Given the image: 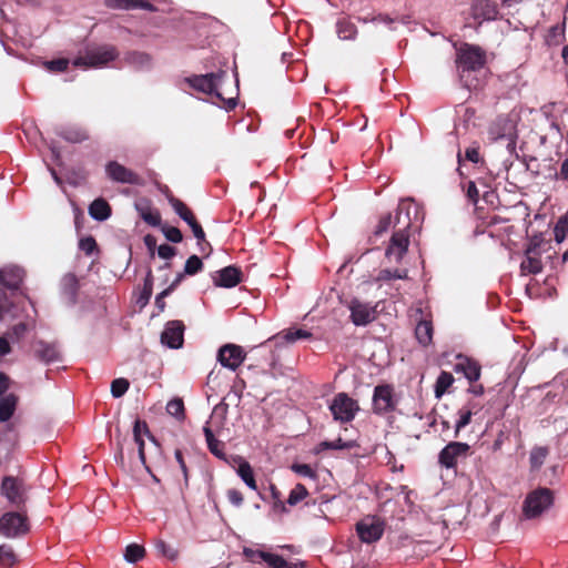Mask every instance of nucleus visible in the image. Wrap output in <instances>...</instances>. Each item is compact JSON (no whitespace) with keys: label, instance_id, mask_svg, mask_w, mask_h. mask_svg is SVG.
I'll list each match as a JSON object with an SVG mask.
<instances>
[{"label":"nucleus","instance_id":"44","mask_svg":"<svg viewBox=\"0 0 568 568\" xmlns=\"http://www.w3.org/2000/svg\"><path fill=\"white\" fill-rule=\"evenodd\" d=\"M61 136L69 142L78 143L88 138L85 131L81 129H68L61 132Z\"/></svg>","mask_w":568,"mask_h":568},{"label":"nucleus","instance_id":"3","mask_svg":"<svg viewBox=\"0 0 568 568\" xmlns=\"http://www.w3.org/2000/svg\"><path fill=\"white\" fill-rule=\"evenodd\" d=\"M118 55L119 52L115 47L110 44L88 48L73 60V65L83 69L102 68L115 60Z\"/></svg>","mask_w":568,"mask_h":568},{"label":"nucleus","instance_id":"64","mask_svg":"<svg viewBox=\"0 0 568 568\" xmlns=\"http://www.w3.org/2000/svg\"><path fill=\"white\" fill-rule=\"evenodd\" d=\"M265 551L262 550H254L251 548H244L243 555L252 562H257L258 559H261V555Z\"/></svg>","mask_w":568,"mask_h":568},{"label":"nucleus","instance_id":"60","mask_svg":"<svg viewBox=\"0 0 568 568\" xmlns=\"http://www.w3.org/2000/svg\"><path fill=\"white\" fill-rule=\"evenodd\" d=\"M227 498L231 504H233L234 506H237V507L241 506L243 503V495L241 494V491H239L236 489H229Z\"/></svg>","mask_w":568,"mask_h":568},{"label":"nucleus","instance_id":"61","mask_svg":"<svg viewBox=\"0 0 568 568\" xmlns=\"http://www.w3.org/2000/svg\"><path fill=\"white\" fill-rule=\"evenodd\" d=\"M130 9H143L146 11H155V7L145 0H132Z\"/></svg>","mask_w":568,"mask_h":568},{"label":"nucleus","instance_id":"23","mask_svg":"<svg viewBox=\"0 0 568 568\" xmlns=\"http://www.w3.org/2000/svg\"><path fill=\"white\" fill-rule=\"evenodd\" d=\"M78 288H79V283H78V278L74 274L69 273L62 277V281H61L62 295L67 300V303L71 306L77 303Z\"/></svg>","mask_w":568,"mask_h":568},{"label":"nucleus","instance_id":"10","mask_svg":"<svg viewBox=\"0 0 568 568\" xmlns=\"http://www.w3.org/2000/svg\"><path fill=\"white\" fill-rule=\"evenodd\" d=\"M28 530L27 518L20 513H6L0 518V534L6 538H17Z\"/></svg>","mask_w":568,"mask_h":568},{"label":"nucleus","instance_id":"18","mask_svg":"<svg viewBox=\"0 0 568 568\" xmlns=\"http://www.w3.org/2000/svg\"><path fill=\"white\" fill-rule=\"evenodd\" d=\"M184 328V324L181 321L168 322L161 334V343L173 349L182 347Z\"/></svg>","mask_w":568,"mask_h":568},{"label":"nucleus","instance_id":"13","mask_svg":"<svg viewBox=\"0 0 568 568\" xmlns=\"http://www.w3.org/2000/svg\"><path fill=\"white\" fill-rule=\"evenodd\" d=\"M409 237L410 233L393 231L389 244L385 251V257L389 263H400L408 251Z\"/></svg>","mask_w":568,"mask_h":568},{"label":"nucleus","instance_id":"27","mask_svg":"<svg viewBox=\"0 0 568 568\" xmlns=\"http://www.w3.org/2000/svg\"><path fill=\"white\" fill-rule=\"evenodd\" d=\"M455 372H463L469 382H476L480 377L479 366L467 358H463L455 365Z\"/></svg>","mask_w":568,"mask_h":568},{"label":"nucleus","instance_id":"63","mask_svg":"<svg viewBox=\"0 0 568 568\" xmlns=\"http://www.w3.org/2000/svg\"><path fill=\"white\" fill-rule=\"evenodd\" d=\"M466 194H467V197L474 203L476 204L478 202V197H479V194H478V189L476 186V184L470 181L468 183V186H467V191H466Z\"/></svg>","mask_w":568,"mask_h":568},{"label":"nucleus","instance_id":"49","mask_svg":"<svg viewBox=\"0 0 568 568\" xmlns=\"http://www.w3.org/2000/svg\"><path fill=\"white\" fill-rule=\"evenodd\" d=\"M155 547L159 552H161L166 558L174 560L178 557V550L173 548L172 546L168 545L163 540H158L155 544Z\"/></svg>","mask_w":568,"mask_h":568},{"label":"nucleus","instance_id":"38","mask_svg":"<svg viewBox=\"0 0 568 568\" xmlns=\"http://www.w3.org/2000/svg\"><path fill=\"white\" fill-rule=\"evenodd\" d=\"M166 412H168V414H170L171 416H173L178 419H183L184 418L183 400L181 398L171 399L166 404Z\"/></svg>","mask_w":568,"mask_h":568},{"label":"nucleus","instance_id":"26","mask_svg":"<svg viewBox=\"0 0 568 568\" xmlns=\"http://www.w3.org/2000/svg\"><path fill=\"white\" fill-rule=\"evenodd\" d=\"M18 397L14 394H8L0 399V423L9 420L17 408Z\"/></svg>","mask_w":568,"mask_h":568},{"label":"nucleus","instance_id":"52","mask_svg":"<svg viewBox=\"0 0 568 568\" xmlns=\"http://www.w3.org/2000/svg\"><path fill=\"white\" fill-rule=\"evenodd\" d=\"M568 230V223H567V219L566 216L561 217L555 229H554V233H555V239L558 243L562 242L564 239L566 237V232Z\"/></svg>","mask_w":568,"mask_h":568},{"label":"nucleus","instance_id":"1","mask_svg":"<svg viewBox=\"0 0 568 568\" xmlns=\"http://www.w3.org/2000/svg\"><path fill=\"white\" fill-rule=\"evenodd\" d=\"M225 72H212L207 74L193 75L185 78L184 81L194 90L209 94L215 95L219 100L223 101L226 110H232L236 105L235 98L224 99L220 92L222 79L225 77Z\"/></svg>","mask_w":568,"mask_h":568},{"label":"nucleus","instance_id":"54","mask_svg":"<svg viewBox=\"0 0 568 568\" xmlns=\"http://www.w3.org/2000/svg\"><path fill=\"white\" fill-rule=\"evenodd\" d=\"M142 433H144L149 438L154 440V437L150 434L146 423L136 419L133 425V438L142 437Z\"/></svg>","mask_w":568,"mask_h":568},{"label":"nucleus","instance_id":"11","mask_svg":"<svg viewBox=\"0 0 568 568\" xmlns=\"http://www.w3.org/2000/svg\"><path fill=\"white\" fill-rule=\"evenodd\" d=\"M1 494L10 504L20 508L27 500V487L22 479L13 476H6L1 484Z\"/></svg>","mask_w":568,"mask_h":568},{"label":"nucleus","instance_id":"37","mask_svg":"<svg viewBox=\"0 0 568 568\" xmlns=\"http://www.w3.org/2000/svg\"><path fill=\"white\" fill-rule=\"evenodd\" d=\"M152 292H153V275H152V272L149 271L145 276V280H144V284H143V288H142V292H141V295L139 298V303H141L142 305L148 304L152 296Z\"/></svg>","mask_w":568,"mask_h":568},{"label":"nucleus","instance_id":"32","mask_svg":"<svg viewBox=\"0 0 568 568\" xmlns=\"http://www.w3.org/2000/svg\"><path fill=\"white\" fill-rule=\"evenodd\" d=\"M337 36L342 40H353L356 37L357 29L354 23L347 20H339L336 24Z\"/></svg>","mask_w":568,"mask_h":568},{"label":"nucleus","instance_id":"58","mask_svg":"<svg viewBox=\"0 0 568 568\" xmlns=\"http://www.w3.org/2000/svg\"><path fill=\"white\" fill-rule=\"evenodd\" d=\"M142 219L144 222L152 226H158L161 223V216L158 212H148L142 214Z\"/></svg>","mask_w":568,"mask_h":568},{"label":"nucleus","instance_id":"15","mask_svg":"<svg viewBox=\"0 0 568 568\" xmlns=\"http://www.w3.org/2000/svg\"><path fill=\"white\" fill-rule=\"evenodd\" d=\"M169 202H170L172 209L174 210V212L184 222H186L189 224V226L191 227V230L193 232L194 237L199 242H203L204 239H205V233H204L202 226L196 221V219H195L194 214L192 213V211L181 200H179L176 197H173V196L170 197Z\"/></svg>","mask_w":568,"mask_h":568},{"label":"nucleus","instance_id":"2","mask_svg":"<svg viewBox=\"0 0 568 568\" xmlns=\"http://www.w3.org/2000/svg\"><path fill=\"white\" fill-rule=\"evenodd\" d=\"M486 63V54L479 47L465 43L457 51L456 65L460 80L465 82L467 88L470 87L465 80L466 73L477 71L484 68Z\"/></svg>","mask_w":568,"mask_h":568},{"label":"nucleus","instance_id":"4","mask_svg":"<svg viewBox=\"0 0 568 568\" xmlns=\"http://www.w3.org/2000/svg\"><path fill=\"white\" fill-rule=\"evenodd\" d=\"M554 503L552 491L548 488H537L530 491L523 505V515L526 519L539 517L549 509Z\"/></svg>","mask_w":568,"mask_h":568},{"label":"nucleus","instance_id":"30","mask_svg":"<svg viewBox=\"0 0 568 568\" xmlns=\"http://www.w3.org/2000/svg\"><path fill=\"white\" fill-rule=\"evenodd\" d=\"M526 258L520 264L523 274H538L542 270V264L539 258L540 255H525Z\"/></svg>","mask_w":568,"mask_h":568},{"label":"nucleus","instance_id":"14","mask_svg":"<svg viewBox=\"0 0 568 568\" xmlns=\"http://www.w3.org/2000/svg\"><path fill=\"white\" fill-rule=\"evenodd\" d=\"M356 531L363 542L372 544L382 538L384 523L376 517H367L357 523Z\"/></svg>","mask_w":568,"mask_h":568},{"label":"nucleus","instance_id":"17","mask_svg":"<svg viewBox=\"0 0 568 568\" xmlns=\"http://www.w3.org/2000/svg\"><path fill=\"white\" fill-rule=\"evenodd\" d=\"M106 175L114 182L123 184L139 185L141 178L132 170L125 168L116 161H110L105 165Z\"/></svg>","mask_w":568,"mask_h":568},{"label":"nucleus","instance_id":"22","mask_svg":"<svg viewBox=\"0 0 568 568\" xmlns=\"http://www.w3.org/2000/svg\"><path fill=\"white\" fill-rule=\"evenodd\" d=\"M232 462L234 464H237L236 473L241 477V479L245 483V485L248 488L256 490L257 489L256 481L254 478L253 469H252L251 465L248 464V462H246L241 456H232Z\"/></svg>","mask_w":568,"mask_h":568},{"label":"nucleus","instance_id":"9","mask_svg":"<svg viewBox=\"0 0 568 568\" xmlns=\"http://www.w3.org/2000/svg\"><path fill=\"white\" fill-rule=\"evenodd\" d=\"M347 308L351 312V321L356 326H366L377 317V304L373 305L358 298H352L347 303Z\"/></svg>","mask_w":568,"mask_h":568},{"label":"nucleus","instance_id":"51","mask_svg":"<svg viewBox=\"0 0 568 568\" xmlns=\"http://www.w3.org/2000/svg\"><path fill=\"white\" fill-rule=\"evenodd\" d=\"M542 242L544 240L541 239V236L531 237L525 250V255H540V246Z\"/></svg>","mask_w":568,"mask_h":568},{"label":"nucleus","instance_id":"43","mask_svg":"<svg viewBox=\"0 0 568 568\" xmlns=\"http://www.w3.org/2000/svg\"><path fill=\"white\" fill-rule=\"evenodd\" d=\"M17 560L13 549L8 545L0 546V564L6 567L12 566Z\"/></svg>","mask_w":568,"mask_h":568},{"label":"nucleus","instance_id":"42","mask_svg":"<svg viewBox=\"0 0 568 568\" xmlns=\"http://www.w3.org/2000/svg\"><path fill=\"white\" fill-rule=\"evenodd\" d=\"M130 383L125 378H116L111 383V394L114 398L123 396L129 389Z\"/></svg>","mask_w":568,"mask_h":568},{"label":"nucleus","instance_id":"50","mask_svg":"<svg viewBox=\"0 0 568 568\" xmlns=\"http://www.w3.org/2000/svg\"><path fill=\"white\" fill-rule=\"evenodd\" d=\"M162 231L166 240L172 243H180L183 239L181 231L175 226L165 225L162 227Z\"/></svg>","mask_w":568,"mask_h":568},{"label":"nucleus","instance_id":"20","mask_svg":"<svg viewBox=\"0 0 568 568\" xmlns=\"http://www.w3.org/2000/svg\"><path fill=\"white\" fill-rule=\"evenodd\" d=\"M36 356L45 364L59 362L61 359V353L55 343H47L39 341L36 343Z\"/></svg>","mask_w":568,"mask_h":568},{"label":"nucleus","instance_id":"6","mask_svg":"<svg viewBox=\"0 0 568 568\" xmlns=\"http://www.w3.org/2000/svg\"><path fill=\"white\" fill-rule=\"evenodd\" d=\"M489 135L494 141L503 143L510 154L515 152L518 136L513 121L499 119L490 126Z\"/></svg>","mask_w":568,"mask_h":568},{"label":"nucleus","instance_id":"33","mask_svg":"<svg viewBox=\"0 0 568 568\" xmlns=\"http://www.w3.org/2000/svg\"><path fill=\"white\" fill-rule=\"evenodd\" d=\"M261 560L265 561L271 568H291L288 561L276 554L265 551L261 555Z\"/></svg>","mask_w":568,"mask_h":568},{"label":"nucleus","instance_id":"39","mask_svg":"<svg viewBox=\"0 0 568 568\" xmlns=\"http://www.w3.org/2000/svg\"><path fill=\"white\" fill-rule=\"evenodd\" d=\"M203 268L202 260L197 255H191L184 265V274L195 275Z\"/></svg>","mask_w":568,"mask_h":568},{"label":"nucleus","instance_id":"25","mask_svg":"<svg viewBox=\"0 0 568 568\" xmlns=\"http://www.w3.org/2000/svg\"><path fill=\"white\" fill-rule=\"evenodd\" d=\"M89 214L95 221H105L111 215V207L105 200L97 199L90 204Z\"/></svg>","mask_w":568,"mask_h":568},{"label":"nucleus","instance_id":"47","mask_svg":"<svg viewBox=\"0 0 568 568\" xmlns=\"http://www.w3.org/2000/svg\"><path fill=\"white\" fill-rule=\"evenodd\" d=\"M459 418L456 422L455 425V435L454 437H458L460 429H463L465 426H467L470 423L471 419V410L469 409H460L458 412Z\"/></svg>","mask_w":568,"mask_h":568},{"label":"nucleus","instance_id":"24","mask_svg":"<svg viewBox=\"0 0 568 568\" xmlns=\"http://www.w3.org/2000/svg\"><path fill=\"white\" fill-rule=\"evenodd\" d=\"M203 433L205 436V442H206L209 450L219 459L230 463V460L226 458V455L224 453V446H225L224 443L215 438L212 429L210 428V426L207 424L203 427Z\"/></svg>","mask_w":568,"mask_h":568},{"label":"nucleus","instance_id":"48","mask_svg":"<svg viewBox=\"0 0 568 568\" xmlns=\"http://www.w3.org/2000/svg\"><path fill=\"white\" fill-rule=\"evenodd\" d=\"M406 277H407L406 271H400V270L392 271V270L385 268L378 273L377 281H389L393 278L403 280Z\"/></svg>","mask_w":568,"mask_h":568},{"label":"nucleus","instance_id":"46","mask_svg":"<svg viewBox=\"0 0 568 568\" xmlns=\"http://www.w3.org/2000/svg\"><path fill=\"white\" fill-rule=\"evenodd\" d=\"M355 446L354 442H344L342 438L335 440H325L321 443V447L324 449H351Z\"/></svg>","mask_w":568,"mask_h":568},{"label":"nucleus","instance_id":"45","mask_svg":"<svg viewBox=\"0 0 568 568\" xmlns=\"http://www.w3.org/2000/svg\"><path fill=\"white\" fill-rule=\"evenodd\" d=\"M390 229L394 231V221L393 216L390 214H387L379 220L374 231V236L378 237L386 233L387 231H389Z\"/></svg>","mask_w":568,"mask_h":568},{"label":"nucleus","instance_id":"36","mask_svg":"<svg viewBox=\"0 0 568 568\" xmlns=\"http://www.w3.org/2000/svg\"><path fill=\"white\" fill-rule=\"evenodd\" d=\"M125 60L129 64L136 68L149 67L151 62L150 55L143 52H130L126 54Z\"/></svg>","mask_w":568,"mask_h":568},{"label":"nucleus","instance_id":"5","mask_svg":"<svg viewBox=\"0 0 568 568\" xmlns=\"http://www.w3.org/2000/svg\"><path fill=\"white\" fill-rule=\"evenodd\" d=\"M420 210L412 199L399 202L396 214L393 217L394 230L410 233L413 223L422 220Z\"/></svg>","mask_w":568,"mask_h":568},{"label":"nucleus","instance_id":"16","mask_svg":"<svg viewBox=\"0 0 568 568\" xmlns=\"http://www.w3.org/2000/svg\"><path fill=\"white\" fill-rule=\"evenodd\" d=\"M245 352L235 344H225L217 352V361L223 367L235 371L245 359Z\"/></svg>","mask_w":568,"mask_h":568},{"label":"nucleus","instance_id":"62","mask_svg":"<svg viewBox=\"0 0 568 568\" xmlns=\"http://www.w3.org/2000/svg\"><path fill=\"white\" fill-rule=\"evenodd\" d=\"M293 470L296 471L300 475L306 476V477H313L314 473L310 465L307 464H296L293 465Z\"/></svg>","mask_w":568,"mask_h":568},{"label":"nucleus","instance_id":"59","mask_svg":"<svg viewBox=\"0 0 568 568\" xmlns=\"http://www.w3.org/2000/svg\"><path fill=\"white\" fill-rule=\"evenodd\" d=\"M134 442L138 445V455L141 464L145 467L148 471H150V468L146 466L145 462V454H144V440L142 437L134 438Z\"/></svg>","mask_w":568,"mask_h":568},{"label":"nucleus","instance_id":"56","mask_svg":"<svg viewBox=\"0 0 568 568\" xmlns=\"http://www.w3.org/2000/svg\"><path fill=\"white\" fill-rule=\"evenodd\" d=\"M132 0H104L106 7L112 9H125L130 10Z\"/></svg>","mask_w":568,"mask_h":568},{"label":"nucleus","instance_id":"31","mask_svg":"<svg viewBox=\"0 0 568 568\" xmlns=\"http://www.w3.org/2000/svg\"><path fill=\"white\" fill-rule=\"evenodd\" d=\"M548 454H549V450L547 447H544V446L534 447L531 449L530 456H529L531 469H534V470L539 469L542 466V464L545 463Z\"/></svg>","mask_w":568,"mask_h":568},{"label":"nucleus","instance_id":"53","mask_svg":"<svg viewBox=\"0 0 568 568\" xmlns=\"http://www.w3.org/2000/svg\"><path fill=\"white\" fill-rule=\"evenodd\" d=\"M79 248L87 255H91L97 248V242L92 236H87L80 240Z\"/></svg>","mask_w":568,"mask_h":568},{"label":"nucleus","instance_id":"29","mask_svg":"<svg viewBox=\"0 0 568 568\" xmlns=\"http://www.w3.org/2000/svg\"><path fill=\"white\" fill-rule=\"evenodd\" d=\"M474 10L477 17H483L486 20L493 19L497 13L496 6L490 0H478Z\"/></svg>","mask_w":568,"mask_h":568},{"label":"nucleus","instance_id":"40","mask_svg":"<svg viewBox=\"0 0 568 568\" xmlns=\"http://www.w3.org/2000/svg\"><path fill=\"white\" fill-rule=\"evenodd\" d=\"M284 339L288 343H294L298 339L311 338L312 333L303 328L287 329L283 335Z\"/></svg>","mask_w":568,"mask_h":568},{"label":"nucleus","instance_id":"57","mask_svg":"<svg viewBox=\"0 0 568 568\" xmlns=\"http://www.w3.org/2000/svg\"><path fill=\"white\" fill-rule=\"evenodd\" d=\"M158 254L161 258L169 260L175 255V248L169 244H162L158 247Z\"/></svg>","mask_w":568,"mask_h":568},{"label":"nucleus","instance_id":"55","mask_svg":"<svg viewBox=\"0 0 568 568\" xmlns=\"http://www.w3.org/2000/svg\"><path fill=\"white\" fill-rule=\"evenodd\" d=\"M69 60L68 59H57L45 62V67L48 70L53 72H61L68 68Z\"/></svg>","mask_w":568,"mask_h":568},{"label":"nucleus","instance_id":"21","mask_svg":"<svg viewBox=\"0 0 568 568\" xmlns=\"http://www.w3.org/2000/svg\"><path fill=\"white\" fill-rule=\"evenodd\" d=\"M23 270L19 266H8L0 270V283L9 290H18L23 280Z\"/></svg>","mask_w":568,"mask_h":568},{"label":"nucleus","instance_id":"12","mask_svg":"<svg viewBox=\"0 0 568 568\" xmlns=\"http://www.w3.org/2000/svg\"><path fill=\"white\" fill-rule=\"evenodd\" d=\"M470 450V446L462 442L448 443L438 455V463L445 468H454L457 463L465 459Z\"/></svg>","mask_w":568,"mask_h":568},{"label":"nucleus","instance_id":"19","mask_svg":"<svg viewBox=\"0 0 568 568\" xmlns=\"http://www.w3.org/2000/svg\"><path fill=\"white\" fill-rule=\"evenodd\" d=\"M242 272L235 266H226L215 273L213 282L220 287H234L241 282Z\"/></svg>","mask_w":568,"mask_h":568},{"label":"nucleus","instance_id":"7","mask_svg":"<svg viewBox=\"0 0 568 568\" xmlns=\"http://www.w3.org/2000/svg\"><path fill=\"white\" fill-rule=\"evenodd\" d=\"M358 409L357 402L345 393L337 394L329 405L334 419L341 423L352 422Z\"/></svg>","mask_w":568,"mask_h":568},{"label":"nucleus","instance_id":"35","mask_svg":"<svg viewBox=\"0 0 568 568\" xmlns=\"http://www.w3.org/2000/svg\"><path fill=\"white\" fill-rule=\"evenodd\" d=\"M454 377L448 372H442L436 381L435 394L436 397H440L447 388L453 384Z\"/></svg>","mask_w":568,"mask_h":568},{"label":"nucleus","instance_id":"34","mask_svg":"<svg viewBox=\"0 0 568 568\" xmlns=\"http://www.w3.org/2000/svg\"><path fill=\"white\" fill-rule=\"evenodd\" d=\"M145 555V550L138 544H130L124 551V559L130 564H135Z\"/></svg>","mask_w":568,"mask_h":568},{"label":"nucleus","instance_id":"8","mask_svg":"<svg viewBox=\"0 0 568 568\" xmlns=\"http://www.w3.org/2000/svg\"><path fill=\"white\" fill-rule=\"evenodd\" d=\"M398 399L394 387L389 384L377 385L373 394V412L377 415H384L396 409Z\"/></svg>","mask_w":568,"mask_h":568},{"label":"nucleus","instance_id":"41","mask_svg":"<svg viewBox=\"0 0 568 568\" xmlns=\"http://www.w3.org/2000/svg\"><path fill=\"white\" fill-rule=\"evenodd\" d=\"M307 496V490L302 484H297L290 493L287 504L295 506Z\"/></svg>","mask_w":568,"mask_h":568},{"label":"nucleus","instance_id":"28","mask_svg":"<svg viewBox=\"0 0 568 568\" xmlns=\"http://www.w3.org/2000/svg\"><path fill=\"white\" fill-rule=\"evenodd\" d=\"M415 335L423 346H427L433 338L432 323L428 321H420L415 328Z\"/></svg>","mask_w":568,"mask_h":568}]
</instances>
